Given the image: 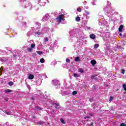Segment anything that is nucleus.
Listing matches in <instances>:
<instances>
[{
  "instance_id": "nucleus-1",
  "label": "nucleus",
  "mask_w": 126,
  "mask_h": 126,
  "mask_svg": "<svg viewBox=\"0 0 126 126\" xmlns=\"http://www.w3.org/2000/svg\"><path fill=\"white\" fill-rule=\"evenodd\" d=\"M105 13H107V15L110 17V15H114V14H118V12H115V9L112 8L110 6H107L106 7H104L103 8Z\"/></svg>"
},
{
  "instance_id": "nucleus-2",
  "label": "nucleus",
  "mask_w": 126,
  "mask_h": 126,
  "mask_svg": "<svg viewBox=\"0 0 126 126\" xmlns=\"http://www.w3.org/2000/svg\"><path fill=\"white\" fill-rule=\"evenodd\" d=\"M79 33V30L77 29H73L72 31L70 32V42H72L73 40H76V34H78Z\"/></svg>"
},
{
  "instance_id": "nucleus-3",
  "label": "nucleus",
  "mask_w": 126,
  "mask_h": 126,
  "mask_svg": "<svg viewBox=\"0 0 126 126\" xmlns=\"http://www.w3.org/2000/svg\"><path fill=\"white\" fill-rule=\"evenodd\" d=\"M64 14H62L60 15H59L57 18H56L57 22L58 23H62V24H64V18L63 17Z\"/></svg>"
},
{
  "instance_id": "nucleus-4",
  "label": "nucleus",
  "mask_w": 126,
  "mask_h": 126,
  "mask_svg": "<svg viewBox=\"0 0 126 126\" xmlns=\"http://www.w3.org/2000/svg\"><path fill=\"white\" fill-rule=\"evenodd\" d=\"M23 6H24L25 8H29V9H31L32 7V6H31V3L27 0L23 1Z\"/></svg>"
},
{
  "instance_id": "nucleus-5",
  "label": "nucleus",
  "mask_w": 126,
  "mask_h": 126,
  "mask_svg": "<svg viewBox=\"0 0 126 126\" xmlns=\"http://www.w3.org/2000/svg\"><path fill=\"white\" fill-rule=\"evenodd\" d=\"M7 53L8 54H12V50H11V48H7L6 51L0 50V55H5Z\"/></svg>"
},
{
  "instance_id": "nucleus-6",
  "label": "nucleus",
  "mask_w": 126,
  "mask_h": 126,
  "mask_svg": "<svg viewBox=\"0 0 126 126\" xmlns=\"http://www.w3.org/2000/svg\"><path fill=\"white\" fill-rule=\"evenodd\" d=\"M48 113L50 116L51 118H55L56 117V115H57V113L56 111L54 109H49L48 110Z\"/></svg>"
},
{
  "instance_id": "nucleus-7",
  "label": "nucleus",
  "mask_w": 126,
  "mask_h": 126,
  "mask_svg": "<svg viewBox=\"0 0 126 126\" xmlns=\"http://www.w3.org/2000/svg\"><path fill=\"white\" fill-rule=\"evenodd\" d=\"M52 83L56 86V88H60V87H61V84H60L59 80H52Z\"/></svg>"
},
{
  "instance_id": "nucleus-8",
  "label": "nucleus",
  "mask_w": 126,
  "mask_h": 126,
  "mask_svg": "<svg viewBox=\"0 0 126 126\" xmlns=\"http://www.w3.org/2000/svg\"><path fill=\"white\" fill-rule=\"evenodd\" d=\"M33 33L34 34L35 33V28L32 27L31 28V31L27 33L28 37H29V36H31V35H32Z\"/></svg>"
},
{
  "instance_id": "nucleus-9",
  "label": "nucleus",
  "mask_w": 126,
  "mask_h": 126,
  "mask_svg": "<svg viewBox=\"0 0 126 126\" xmlns=\"http://www.w3.org/2000/svg\"><path fill=\"white\" fill-rule=\"evenodd\" d=\"M44 33V32L41 31V32H36L34 30V36L35 37H40Z\"/></svg>"
},
{
  "instance_id": "nucleus-10",
  "label": "nucleus",
  "mask_w": 126,
  "mask_h": 126,
  "mask_svg": "<svg viewBox=\"0 0 126 126\" xmlns=\"http://www.w3.org/2000/svg\"><path fill=\"white\" fill-rule=\"evenodd\" d=\"M50 17H51V16H50V15H49V14H46L43 17L42 20H43V21H47V20H48L49 19V18H50Z\"/></svg>"
},
{
  "instance_id": "nucleus-11",
  "label": "nucleus",
  "mask_w": 126,
  "mask_h": 126,
  "mask_svg": "<svg viewBox=\"0 0 126 126\" xmlns=\"http://www.w3.org/2000/svg\"><path fill=\"white\" fill-rule=\"evenodd\" d=\"M89 14H90V12H89V11H87V10L85 11V13H84V15L86 16L87 19H89V18L90 17L89 16H88V15H89Z\"/></svg>"
},
{
  "instance_id": "nucleus-12",
  "label": "nucleus",
  "mask_w": 126,
  "mask_h": 126,
  "mask_svg": "<svg viewBox=\"0 0 126 126\" xmlns=\"http://www.w3.org/2000/svg\"><path fill=\"white\" fill-rule=\"evenodd\" d=\"M8 58L7 57H1L0 58V62L3 63L4 62L7 61Z\"/></svg>"
},
{
  "instance_id": "nucleus-13",
  "label": "nucleus",
  "mask_w": 126,
  "mask_h": 126,
  "mask_svg": "<svg viewBox=\"0 0 126 126\" xmlns=\"http://www.w3.org/2000/svg\"><path fill=\"white\" fill-rule=\"evenodd\" d=\"M50 31V29L48 27L44 28L42 29L43 33H48Z\"/></svg>"
},
{
  "instance_id": "nucleus-14",
  "label": "nucleus",
  "mask_w": 126,
  "mask_h": 126,
  "mask_svg": "<svg viewBox=\"0 0 126 126\" xmlns=\"http://www.w3.org/2000/svg\"><path fill=\"white\" fill-rule=\"evenodd\" d=\"M35 24L37 29H40V28H41V23L38 22H35Z\"/></svg>"
},
{
  "instance_id": "nucleus-15",
  "label": "nucleus",
  "mask_w": 126,
  "mask_h": 126,
  "mask_svg": "<svg viewBox=\"0 0 126 126\" xmlns=\"http://www.w3.org/2000/svg\"><path fill=\"white\" fill-rule=\"evenodd\" d=\"M37 2H38V4L39 3V5L40 6H45V5H46V2H41V0H38Z\"/></svg>"
},
{
  "instance_id": "nucleus-16",
  "label": "nucleus",
  "mask_w": 126,
  "mask_h": 126,
  "mask_svg": "<svg viewBox=\"0 0 126 126\" xmlns=\"http://www.w3.org/2000/svg\"><path fill=\"white\" fill-rule=\"evenodd\" d=\"M52 105H54V107H55V109H60V108H61V105H59V104L53 102L52 103Z\"/></svg>"
},
{
  "instance_id": "nucleus-17",
  "label": "nucleus",
  "mask_w": 126,
  "mask_h": 126,
  "mask_svg": "<svg viewBox=\"0 0 126 126\" xmlns=\"http://www.w3.org/2000/svg\"><path fill=\"white\" fill-rule=\"evenodd\" d=\"M41 83H42V80H41V79H38L37 80L36 85H38L39 86V85H41Z\"/></svg>"
},
{
  "instance_id": "nucleus-18",
  "label": "nucleus",
  "mask_w": 126,
  "mask_h": 126,
  "mask_svg": "<svg viewBox=\"0 0 126 126\" xmlns=\"http://www.w3.org/2000/svg\"><path fill=\"white\" fill-rule=\"evenodd\" d=\"M90 37L91 38V39L94 40V39L96 38V36H95V34H92L90 35Z\"/></svg>"
},
{
  "instance_id": "nucleus-19",
  "label": "nucleus",
  "mask_w": 126,
  "mask_h": 126,
  "mask_svg": "<svg viewBox=\"0 0 126 126\" xmlns=\"http://www.w3.org/2000/svg\"><path fill=\"white\" fill-rule=\"evenodd\" d=\"M33 78H34V75H32V74H30L28 75V79H33Z\"/></svg>"
},
{
  "instance_id": "nucleus-20",
  "label": "nucleus",
  "mask_w": 126,
  "mask_h": 126,
  "mask_svg": "<svg viewBox=\"0 0 126 126\" xmlns=\"http://www.w3.org/2000/svg\"><path fill=\"white\" fill-rule=\"evenodd\" d=\"M91 64H92V65H95V64H96V63H97V62L95 60H92L91 61Z\"/></svg>"
},
{
  "instance_id": "nucleus-21",
  "label": "nucleus",
  "mask_w": 126,
  "mask_h": 126,
  "mask_svg": "<svg viewBox=\"0 0 126 126\" xmlns=\"http://www.w3.org/2000/svg\"><path fill=\"white\" fill-rule=\"evenodd\" d=\"M34 10H39V4H37V5H35L34 6Z\"/></svg>"
},
{
  "instance_id": "nucleus-22",
  "label": "nucleus",
  "mask_w": 126,
  "mask_h": 126,
  "mask_svg": "<svg viewBox=\"0 0 126 126\" xmlns=\"http://www.w3.org/2000/svg\"><path fill=\"white\" fill-rule=\"evenodd\" d=\"M124 28V26L123 25H121L119 28V32H122L123 31V29Z\"/></svg>"
},
{
  "instance_id": "nucleus-23",
  "label": "nucleus",
  "mask_w": 126,
  "mask_h": 126,
  "mask_svg": "<svg viewBox=\"0 0 126 126\" xmlns=\"http://www.w3.org/2000/svg\"><path fill=\"white\" fill-rule=\"evenodd\" d=\"M91 79H92V80H93V79L94 80H98V78H97L96 76L92 75L91 76Z\"/></svg>"
},
{
  "instance_id": "nucleus-24",
  "label": "nucleus",
  "mask_w": 126,
  "mask_h": 126,
  "mask_svg": "<svg viewBox=\"0 0 126 126\" xmlns=\"http://www.w3.org/2000/svg\"><path fill=\"white\" fill-rule=\"evenodd\" d=\"M4 92H5V93H10V92H12V91L11 90L7 89L4 90Z\"/></svg>"
},
{
  "instance_id": "nucleus-25",
  "label": "nucleus",
  "mask_w": 126,
  "mask_h": 126,
  "mask_svg": "<svg viewBox=\"0 0 126 126\" xmlns=\"http://www.w3.org/2000/svg\"><path fill=\"white\" fill-rule=\"evenodd\" d=\"M5 114H6V115H11L12 114V112L11 111H4Z\"/></svg>"
},
{
  "instance_id": "nucleus-26",
  "label": "nucleus",
  "mask_w": 126,
  "mask_h": 126,
  "mask_svg": "<svg viewBox=\"0 0 126 126\" xmlns=\"http://www.w3.org/2000/svg\"><path fill=\"white\" fill-rule=\"evenodd\" d=\"M60 122L63 124V125H65V122H64V120H63V118H61Z\"/></svg>"
},
{
  "instance_id": "nucleus-27",
  "label": "nucleus",
  "mask_w": 126,
  "mask_h": 126,
  "mask_svg": "<svg viewBox=\"0 0 126 126\" xmlns=\"http://www.w3.org/2000/svg\"><path fill=\"white\" fill-rule=\"evenodd\" d=\"M74 77H75L76 78H77V77H79L80 76V75L77 74V73H74L73 74Z\"/></svg>"
},
{
  "instance_id": "nucleus-28",
  "label": "nucleus",
  "mask_w": 126,
  "mask_h": 126,
  "mask_svg": "<svg viewBox=\"0 0 126 126\" xmlns=\"http://www.w3.org/2000/svg\"><path fill=\"white\" fill-rule=\"evenodd\" d=\"M78 44H79V42H77L74 45V48L76 49V48H78Z\"/></svg>"
},
{
  "instance_id": "nucleus-29",
  "label": "nucleus",
  "mask_w": 126,
  "mask_h": 126,
  "mask_svg": "<svg viewBox=\"0 0 126 126\" xmlns=\"http://www.w3.org/2000/svg\"><path fill=\"white\" fill-rule=\"evenodd\" d=\"M80 61V59L79 58V57H77L75 59V62H79Z\"/></svg>"
},
{
  "instance_id": "nucleus-30",
  "label": "nucleus",
  "mask_w": 126,
  "mask_h": 126,
  "mask_svg": "<svg viewBox=\"0 0 126 126\" xmlns=\"http://www.w3.org/2000/svg\"><path fill=\"white\" fill-rule=\"evenodd\" d=\"M57 64V62L56 61H53L51 63V65H56Z\"/></svg>"
},
{
  "instance_id": "nucleus-31",
  "label": "nucleus",
  "mask_w": 126,
  "mask_h": 126,
  "mask_svg": "<svg viewBox=\"0 0 126 126\" xmlns=\"http://www.w3.org/2000/svg\"><path fill=\"white\" fill-rule=\"evenodd\" d=\"M75 20H76V21H77V22H79V21H80V17H77L75 18Z\"/></svg>"
},
{
  "instance_id": "nucleus-32",
  "label": "nucleus",
  "mask_w": 126,
  "mask_h": 126,
  "mask_svg": "<svg viewBox=\"0 0 126 126\" xmlns=\"http://www.w3.org/2000/svg\"><path fill=\"white\" fill-rule=\"evenodd\" d=\"M79 72H81V73H83L84 72V70L82 68L79 69Z\"/></svg>"
},
{
  "instance_id": "nucleus-33",
  "label": "nucleus",
  "mask_w": 126,
  "mask_h": 126,
  "mask_svg": "<svg viewBox=\"0 0 126 126\" xmlns=\"http://www.w3.org/2000/svg\"><path fill=\"white\" fill-rule=\"evenodd\" d=\"M40 62L41 63H45V60L44 58L41 59Z\"/></svg>"
},
{
  "instance_id": "nucleus-34",
  "label": "nucleus",
  "mask_w": 126,
  "mask_h": 126,
  "mask_svg": "<svg viewBox=\"0 0 126 126\" xmlns=\"http://www.w3.org/2000/svg\"><path fill=\"white\" fill-rule=\"evenodd\" d=\"M123 87L125 91H126V84H123Z\"/></svg>"
},
{
  "instance_id": "nucleus-35",
  "label": "nucleus",
  "mask_w": 126,
  "mask_h": 126,
  "mask_svg": "<svg viewBox=\"0 0 126 126\" xmlns=\"http://www.w3.org/2000/svg\"><path fill=\"white\" fill-rule=\"evenodd\" d=\"M54 47L55 46L54 45V44H51L50 50H53Z\"/></svg>"
},
{
  "instance_id": "nucleus-36",
  "label": "nucleus",
  "mask_w": 126,
  "mask_h": 126,
  "mask_svg": "<svg viewBox=\"0 0 126 126\" xmlns=\"http://www.w3.org/2000/svg\"><path fill=\"white\" fill-rule=\"evenodd\" d=\"M99 47V44H95L94 45V48L95 49H97Z\"/></svg>"
},
{
  "instance_id": "nucleus-37",
  "label": "nucleus",
  "mask_w": 126,
  "mask_h": 126,
  "mask_svg": "<svg viewBox=\"0 0 126 126\" xmlns=\"http://www.w3.org/2000/svg\"><path fill=\"white\" fill-rule=\"evenodd\" d=\"M87 126H93V123L91 122L90 124H88L87 125Z\"/></svg>"
},
{
  "instance_id": "nucleus-38",
  "label": "nucleus",
  "mask_w": 126,
  "mask_h": 126,
  "mask_svg": "<svg viewBox=\"0 0 126 126\" xmlns=\"http://www.w3.org/2000/svg\"><path fill=\"white\" fill-rule=\"evenodd\" d=\"M8 84L10 86H12L13 85V82H9Z\"/></svg>"
},
{
  "instance_id": "nucleus-39",
  "label": "nucleus",
  "mask_w": 126,
  "mask_h": 126,
  "mask_svg": "<svg viewBox=\"0 0 126 126\" xmlns=\"http://www.w3.org/2000/svg\"><path fill=\"white\" fill-rule=\"evenodd\" d=\"M36 53L38 55H42V54H43V52L41 51H37Z\"/></svg>"
},
{
  "instance_id": "nucleus-40",
  "label": "nucleus",
  "mask_w": 126,
  "mask_h": 126,
  "mask_svg": "<svg viewBox=\"0 0 126 126\" xmlns=\"http://www.w3.org/2000/svg\"><path fill=\"white\" fill-rule=\"evenodd\" d=\"M95 2H96L95 0H94L93 2H92V4H93V5H96V4L95 3Z\"/></svg>"
},
{
  "instance_id": "nucleus-41",
  "label": "nucleus",
  "mask_w": 126,
  "mask_h": 126,
  "mask_svg": "<svg viewBox=\"0 0 126 126\" xmlns=\"http://www.w3.org/2000/svg\"><path fill=\"white\" fill-rule=\"evenodd\" d=\"M44 42H48L49 39H48V37H45L44 38Z\"/></svg>"
},
{
  "instance_id": "nucleus-42",
  "label": "nucleus",
  "mask_w": 126,
  "mask_h": 126,
  "mask_svg": "<svg viewBox=\"0 0 126 126\" xmlns=\"http://www.w3.org/2000/svg\"><path fill=\"white\" fill-rule=\"evenodd\" d=\"M31 48H32V49H33V48H35V44L32 43L31 44Z\"/></svg>"
},
{
  "instance_id": "nucleus-43",
  "label": "nucleus",
  "mask_w": 126,
  "mask_h": 126,
  "mask_svg": "<svg viewBox=\"0 0 126 126\" xmlns=\"http://www.w3.org/2000/svg\"><path fill=\"white\" fill-rule=\"evenodd\" d=\"M33 49H32V48H29L28 49V52H32V50Z\"/></svg>"
},
{
  "instance_id": "nucleus-44",
  "label": "nucleus",
  "mask_w": 126,
  "mask_h": 126,
  "mask_svg": "<svg viewBox=\"0 0 126 126\" xmlns=\"http://www.w3.org/2000/svg\"><path fill=\"white\" fill-rule=\"evenodd\" d=\"M77 94V92L74 91L72 92V95H76Z\"/></svg>"
},
{
  "instance_id": "nucleus-45",
  "label": "nucleus",
  "mask_w": 126,
  "mask_h": 126,
  "mask_svg": "<svg viewBox=\"0 0 126 126\" xmlns=\"http://www.w3.org/2000/svg\"><path fill=\"white\" fill-rule=\"evenodd\" d=\"M113 100H114V97L113 96H110V98L109 99V101L110 102H112V101H113Z\"/></svg>"
},
{
  "instance_id": "nucleus-46",
  "label": "nucleus",
  "mask_w": 126,
  "mask_h": 126,
  "mask_svg": "<svg viewBox=\"0 0 126 126\" xmlns=\"http://www.w3.org/2000/svg\"><path fill=\"white\" fill-rule=\"evenodd\" d=\"M35 109H37V110H42V108L39 106H36Z\"/></svg>"
},
{
  "instance_id": "nucleus-47",
  "label": "nucleus",
  "mask_w": 126,
  "mask_h": 126,
  "mask_svg": "<svg viewBox=\"0 0 126 126\" xmlns=\"http://www.w3.org/2000/svg\"><path fill=\"white\" fill-rule=\"evenodd\" d=\"M122 45H123V46H126V42L123 41V42H122Z\"/></svg>"
},
{
  "instance_id": "nucleus-48",
  "label": "nucleus",
  "mask_w": 126,
  "mask_h": 126,
  "mask_svg": "<svg viewBox=\"0 0 126 126\" xmlns=\"http://www.w3.org/2000/svg\"><path fill=\"white\" fill-rule=\"evenodd\" d=\"M77 10L79 12H81V8H77Z\"/></svg>"
},
{
  "instance_id": "nucleus-49",
  "label": "nucleus",
  "mask_w": 126,
  "mask_h": 126,
  "mask_svg": "<svg viewBox=\"0 0 126 126\" xmlns=\"http://www.w3.org/2000/svg\"><path fill=\"white\" fill-rule=\"evenodd\" d=\"M53 45H54V47H57V45H58V43L57 42H54Z\"/></svg>"
},
{
  "instance_id": "nucleus-50",
  "label": "nucleus",
  "mask_w": 126,
  "mask_h": 126,
  "mask_svg": "<svg viewBox=\"0 0 126 126\" xmlns=\"http://www.w3.org/2000/svg\"><path fill=\"white\" fill-rule=\"evenodd\" d=\"M66 63H69L70 62V60L67 58L66 59Z\"/></svg>"
},
{
  "instance_id": "nucleus-51",
  "label": "nucleus",
  "mask_w": 126,
  "mask_h": 126,
  "mask_svg": "<svg viewBox=\"0 0 126 126\" xmlns=\"http://www.w3.org/2000/svg\"><path fill=\"white\" fill-rule=\"evenodd\" d=\"M120 126H126V124H124V123H122L120 125Z\"/></svg>"
},
{
  "instance_id": "nucleus-52",
  "label": "nucleus",
  "mask_w": 126,
  "mask_h": 126,
  "mask_svg": "<svg viewBox=\"0 0 126 126\" xmlns=\"http://www.w3.org/2000/svg\"><path fill=\"white\" fill-rule=\"evenodd\" d=\"M23 25H24L25 26H26V22H24L22 23Z\"/></svg>"
},
{
  "instance_id": "nucleus-53",
  "label": "nucleus",
  "mask_w": 126,
  "mask_h": 126,
  "mask_svg": "<svg viewBox=\"0 0 126 126\" xmlns=\"http://www.w3.org/2000/svg\"><path fill=\"white\" fill-rule=\"evenodd\" d=\"M85 119L86 120H87V119H89V116H86V117H85Z\"/></svg>"
},
{
  "instance_id": "nucleus-54",
  "label": "nucleus",
  "mask_w": 126,
  "mask_h": 126,
  "mask_svg": "<svg viewBox=\"0 0 126 126\" xmlns=\"http://www.w3.org/2000/svg\"><path fill=\"white\" fill-rule=\"evenodd\" d=\"M122 73H123V74H125V70H122Z\"/></svg>"
},
{
  "instance_id": "nucleus-55",
  "label": "nucleus",
  "mask_w": 126,
  "mask_h": 126,
  "mask_svg": "<svg viewBox=\"0 0 126 126\" xmlns=\"http://www.w3.org/2000/svg\"><path fill=\"white\" fill-rule=\"evenodd\" d=\"M90 27H86V29H88L89 30H90Z\"/></svg>"
},
{
  "instance_id": "nucleus-56",
  "label": "nucleus",
  "mask_w": 126,
  "mask_h": 126,
  "mask_svg": "<svg viewBox=\"0 0 126 126\" xmlns=\"http://www.w3.org/2000/svg\"><path fill=\"white\" fill-rule=\"evenodd\" d=\"M13 58H14V59L15 58H16V55H14L13 56Z\"/></svg>"
},
{
  "instance_id": "nucleus-57",
  "label": "nucleus",
  "mask_w": 126,
  "mask_h": 126,
  "mask_svg": "<svg viewBox=\"0 0 126 126\" xmlns=\"http://www.w3.org/2000/svg\"><path fill=\"white\" fill-rule=\"evenodd\" d=\"M124 37V38H126V33H125L123 35Z\"/></svg>"
},
{
  "instance_id": "nucleus-58",
  "label": "nucleus",
  "mask_w": 126,
  "mask_h": 126,
  "mask_svg": "<svg viewBox=\"0 0 126 126\" xmlns=\"http://www.w3.org/2000/svg\"><path fill=\"white\" fill-rule=\"evenodd\" d=\"M83 3H84V4H85L86 3H87V2L84 1V2H83Z\"/></svg>"
},
{
  "instance_id": "nucleus-59",
  "label": "nucleus",
  "mask_w": 126,
  "mask_h": 126,
  "mask_svg": "<svg viewBox=\"0 0 126 126\" xmlns=\"http://www.w3.org/2000/svg\"><path fill=\"white\" fill-rule=\"evenodd\" d=\"M118 48L121 49L122 50V47H121V46H118Z\"/></svg>"
},
{
  "instance_id": "nucleus-60",
  "label": "nucleus",
  "mask_w": 126,
  "mask_h": 126,
  "mask_svg": "<svg viewBox=\"0 0 126 126\" xmlns=\"http://www.w3.org/2000/svg\"><path fill=\"white\" fill-rule=\"evenodd\" d=\"M0 72H1V70L0 69V74H1V73Z\"/></svg>"
},
{
  "instance_id": "nucleus-61",
  "label": "nucleus",
  "mask_w": 126,
  "mask_h": 126,
  "mask_svg": "<svg viewBox=\"0 0 126 126\" xmlns=\"http://www.w3.org/2000/svg\"><path fill=\"white\" fill-rule=\"evenodd\" d=\"M120 36H122V33L119 34Z\"/></svg>"
},
{
  "instance_id": "nucleus-62",
  "label": "nucleus",
  "mask_w": 126,
  "mask_h": 126,
  "mask_svg": "<svg viewBox=\"0 0 126 126\" xmlns=\"http://www.w3.org/2000/svg\"><path fill=\"white\" fill-rule=\"evenodd\" d=\"M45 78H47V76H45Z\"/></svg>"
},
{
  "instance_id": "nucleus-63",
  "label": "nucleus",
  "mask_w": 126,
  "mask_h": 126,
  "mask_svg": "<svg viewBox=\"0 0 126 126\" xmlns=\"http://www.w3.org/2000/svg\"><path fill=\"white\" fill-rule=\"evenodd\" d=\"M7 100H8V99L7 98H6V100L7 101Z\"/></svg>"
},
{
  "instance_id": "nucleus-64",
  "label": "nucleus",
  "mask_w": 126,
  "mask_h": 126,
  "mask_svg": "<svg viewBox=\"0 0 126 126\" xmlns=\"http://www.w3.org/2000/svg\"><path fill=\"white\" fill-rule=\"evenodd\" d=\"M31 99H32V100H33V97H31Z\"/></svg>"
}]
</instances>
